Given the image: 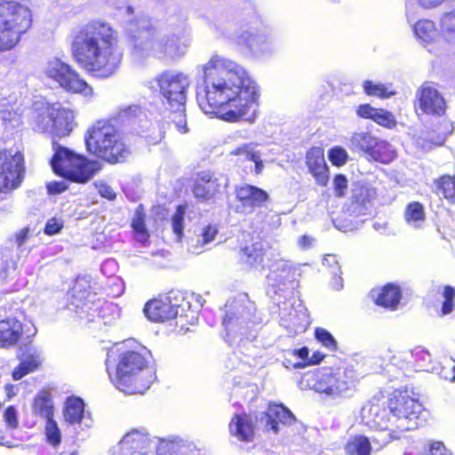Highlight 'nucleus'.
Instances as JSON below:
<instances>
[{"label":"nucleus","instance_id":"obj_18","mask_svg":"<svg viewBox=\"0 0 455 455\" xmlns=\"http://www.w3.org/2000/svg\"><path fill=\"white\" fill-rule=\"evenodd\" d=\"M419 108L426 114L441 116L445 112L446 104L436 88L423 84L417 92Z\"/></svg>","mask_w":455,"mask_h":455},{"label":"nucleus","instance_id":"obj_41","mask_svg":"<svg viewBox=\"0 0 455 455\" xmlns=\"http://www.w3.org/2000/svg\"><path fill=\"white\" fill-rule=\"evenodd\" d=\"M364 92L369 96L389 98L394 95L391 86H387L380 83H373L371 81H364L363 84Z\"/></svg>","mask_w":455,"mask_h":455},{"label":"nucleus","instance_id":"obj_63","mask_svg":"<svg viewBox=\"0 0 455 455\" xmlns=\"http://www.w3.org/2000/svg\"><path fill=\"white\" fill-rule=\"evenodd\" d=\"M332 286L335 290H340L343 286L342 279L340 276H334L332 280Z\"/></svg>","mask_w":455,"mask_h":455},{"label":"nucleus","instance_id":"obj_43","mask_svg":"<svg viewBox=\"0 0 455 455\" xmlns=\"http://www.w3.org/2000/svg\"><path fill=\"white\" fill-rule=\"evenodd\" d=\"M44 434L49 444L53 447H57L60 444L61 432L53 418L46 419Z\"/></svg>","mask_w":455,"mask_h":455},{"label":"nucleus","instance_id":"obj_33","mask_svg":"<svg viewBox=\"0 0 455 455\" xmlns=\"http://www.w3.org/2000/svg\"><path fill=\"white\" fill-rule=\"evenodd\" d=\"M230 156H239L241 160H248L254 164V170L256 174L262 172L264 164L261 160V154L257 149V145L254 143H244L234 148L229 153Z\"/></svg>","mask_w":455,"mask_h":455},{"label":"nucleus","instance_id":"obj_44","mask_svg":"<svg viewBox=\"0 0 455 455\" xmlns=\"http://www.w3.org/2000/svg\"><path fill=\"white\" fill-rule=\"evenodd\" d=\"M373 194V191L369 188L357 185L352 189V204L365 207Z\"/></svg>","mask_w":455,"mask_h":455},{"label":"nucleus","instance_id":"obj_24","mask_svg":"<svg viewBox=\"0 0 455 455\" xmlns=\"http://www.w3.org/2000/svg\"><path fill=\"white\" fill-rule=\"evenodd\" d=\"M64 418L71 425L78 424L82 429L89 428L92 419L88 411L84 410V403L78 397L68 398L65 404Z\"/></svg>","mask_w":455,"mask_h":455},{"label":"nucleus","instance_id":"obj_32","mask_svg":"<svg viewBox=\"0 0 455 455\" xmlns=\"http://www.w3.org/2000/svg\"><path fill=\"white\" fill-rule=\"evenodd\" d=\"M22 324L15 318H8L0 321V344L2 346H12L22 334Z\"/></svg>","mask_w":455,"mask_h":455},{"label":"nucleus","instance_id":"obj_15","mask_svg":"<svg viewBox=\"0 0 455 455\" xmlns=\"http://www.w3.org/2000/svg\"><path fill=\"white\" fill-rule=\"evenodd\" d=\"M238 44L246 46L256 57H263L274 50V42L265 31L251 28L235 37Z\"/></svg>","mask_w":455,"mask_h":455},{"label":"nucleus","instance_id":"obj_51","mask_svg":"<svg viewBox=\"0 0 455 455\" xmlns=\"http://www.w3.org/2000/svg\"><path fill=\"white\" fill-rule=\"evenodd\" d=\"M329 158L332 164L341 166L345 164L347 160V153L344 148L335 147L330 150Z\"/></svg>","mask_w":455,"mask_h":455},{"label":"nucleus","instance_id":"obj_30","mask_svg":"<svg viewBox=\"0 0 455 455\" xmlns=\"http://www.w3.org/2000/svg\"><path fill=\"white\" fill-rule=\"evenodd\" d=\"M356 112L359 116L371 119L385 128L392 129L396 125L394 115L385 109L375 108L369 104H364L360 105Z\"/></svg>","mask_w":455,"mask_h":455},{"label":"nucleus","instance_id":"obj_12","mask_svg":"<svg viewBox=\"0 0 455 455\" xmlns=\"http://www.w3.org/2000/svg\"><path fill=\"white\" fill-rule=\"evenodd\" d=\"M23 154L15 149L0 150V191L17 188L24 177Z\"/></svg>","mask_w":455,"mask_h":455},{"label":"nucleus","instance_id":"obj_1","mask_svg":"<svg viewBox=\"0 0 455 455\" xmlns=\"http://www.w3.org/2000/svg\"><path fill=\"white\" fill-rule=\"evenodd\" d=\"M198 69L204 74V89L197 92V101L205 114L232 123L255 120L259 89L243 67L213 55Z\"/></svg>","mask_w":455,"mask_h":455},{"label":"nucleus","instance_id":"obj_17","mask_svg":"<svg viewBox=\"0 0 455 455\" xmlns=\"http://www.w3.org/2000/svg\"><path fill=\"white\" fill-rule=\"evenodd\" d=\"M226 186L227 179L224 176L203 172L197 176L193 193L196 198L210 200Z\"/></svg>","mask_w":455,"mask_h":455},{"label":"nucleus","instance_id":"obj_23","mask_svg":"<svg viewBox=\"0 0 455 455\" xmlns=\"http://www.w3.org/2000/svg\"><path fill=\"white\" fill-rule=\"evenodd\" d=\"M42 351L33 346L26 347L20 355V364L13 370L12 378L21 379L24 376L36 371L43 363Z\"/></svg>","mask_w":455,"mask_h":455},{"label":"nucleus","instance_id":"obj_19","mask_svg":"<svg viewBox=\"0 0 455 455\" xmlns=\"http://www.w3.org/2000/svg\"><path fill=\"white\" fill-rule=\"evenodd\" d=\"M261 421L267 430L274 433L280 431V426H291L296 421L292 412L283 404H269Z\"/></svg>","mask_w":455,"mask_h":455},{"label":"nucleus","instance_id":"obj_25","mask_svg":"<svg viewBox=\"0 0 455 455\" xmlns=\"http://www.w3.org/2000/svg\"><path fill=\"white\" fill-rule=\"evenodd\" d=\"M76 114L74 110L66 108L60 104H55V111L52 117V124L49 132L58 136L65 137L70 134L76 126Z\"/></svg>","mask_w":455,"mask_h":455},{"label":"nucleus","instance_id":"obj_45","mask_svg":"<svg viewBox=\"0 0 455 455\" xmlns=\"http://www.w3.org/2000/svg\"><path fill=\"white\" fill-rule=\"evenodd\" d=\"M444 0H407L406 3V16L409 22H411L415 16L414 7L412 2H415L419 7L423 9H434L440 6Z\"/></svg>","mask_w":455,"mask_h":455},{"label":"nucleus","instance_id":"obj_62","mask_svg":"<svg viewBox=\"0 0 455 455\" xmlns=\"http://www.w3.org/2000/svg\"><path fill=\"white\" fill-rule=\"evenodd\" d=\"M296 355L303 361V363H305L308 361L309 350L307 347H302L296 351Z\"/></svg>","mask_w":455,"mask_h":455},{"label":"nucleus","instance_id":"obj_21","mask_svg":"<svg viewBox=\"0 0 455 455\" xmlns=\"http://www.w3.org/2000/svg\"><path fill=\"white\" fill-rule=\"evenodd\" d=\"M236 198L242 204L244 212H252L256 208L263 206L269 196L265 190L244 184L236 188Z\"/></svg>","mask_w":455,"mask_h":455},{"label":"nucleus","instance_id":"obj_16","mask_svg":"<svg viewBox=\"0 0 455 455\" xmlns=\"http://www.w3.org/2000/svg\"><path fill=\"white\" fill-rule=\"evenodd\" d=\"M413 32L418 40L424 44L430 52L444 53L441 33L438 34L434 21L427 19L417 21L413 25Z\"/></svg>","mask_w":455,"mask_h":455},{"label":"nucleus","instance_id":"obj_53","mask_svg":"<svg viewBox=\"0 0 455 455\" xmlns=\"http://www.w3.org/2000/svg\"><path fill=\"white\" fill-rule=\"evenodd\" d=\"M4 419L9 428L15 429L19 426L18 413L14 406H8L4 412Z\"/></svg>","mask_w":455,"mask_h":455},{"label":"nucleus","instance_id":"obj_6","mask_svg":"<svg viewBox=\"0 0 455 455\" xmlns=\"http://www.w3.org/2000/svg\"><path fill=\"white\" fill-rule=\"evenodd\" d=\"M85 144L89 152L112 164L124 161L130 154L115 126L104 120L88 130Z\"/></svg>","mask_w":455,"mask_h":455},{"label":"nucleus","instance_id":"obj_42","mask_svg":"<svg viewBox=\"0 0 455 455\" xmlns=\"http://www.w3.org/2000/svg\"><path fill=\"white\" fill-rule=\"evenodd\" d=\"M132 227L136 233V238L140 243H145L148 238V233L145 228V215L142 207L139 206L132 221Z\"/></svg>","mask_w":455,"mask_h":455},{"label":"nucleus","instance_id":"obj_20","mask_svg":"<svg viewBox=\"0 0 455 455\" xmlns=\"http://www.w3.org/2000/svg\"><path fill=\"white\" fill-rule=\"evenodd\" d=\"M306 164L315 182L320 186H326L329 180V171L323 149L320 147L310 148L306 155Z\"/></svg>","mask_w":455,"mask_h":455},{"label":"nucleus","instance_id":"obj_55","mask_svg":"<svg viewBox=\"0 0 455 455\" xmlns=\"http://www.w3.org/2000/svg\"><path fill=\"white\" fill-rule=\"evenodd\" d=\"M333 186L336 196L341 197L344 196L347 188V180L344 175L339 174L334 178Z\"/></svg>","mask_w":455,"mask_h":455},{"label":"nucleus","instance_id":"obj_35","mask_svg":"<svg viewBox=\"0 0 455 455\" xmlns=\"http://www.w3.org/2000/svg\"><path fill=\"white\" fill-rule=\"evenodd\" d=\"M377 139L369 132H355L350 138L348 148L351 151L370 156Z\"/></svg>","mask_w":455,"mask_h":455},{"label":"nucleus","instance_id":"obj_58","mask_svg":"<svg viewBox=\"0 0 455 455\" xmlns=\"http://www.w3.org/2000/svg\"><path fill=\"white\" fill-rule=\"evenodd\" d=\"M67 188L65 181H52L47 184L48 193L52 195L60 194Z\"/></svg>","mask_w":455,"mask_h":455},{"label":"nucleus","instance_id":"obj_49","mask_svg":"<svg viewBox=\"0 0 455 455\" xmlns=\"http://www.w3.org/2000/svg\"><path fill=\"white\" fill-rule=\"evenodd\" d=\"M171 109L172 111L171 119L175 124L177 130L181 133L188 132V129L185 116V107L180 110L177 109V107L171 108Z\"/></svg>","mask_w":455,"mask_h":455},{"label":"nucleus","instance_id":"obj_52","mask_svg":"<svg viewBox=\"0 0 455 455\" xmlns=\"http://www.w3.org/2000/svg\"><path fill=\"white\" fill-rule=\"evenodd\" d=\"M315 338L319 342H321L324 347L330 348L331 350H334L336 348V341L332 335L324 329L317 328L315 330Z\"/></svg>","mask_w":455,"mask_h":455},{"label":"nucleus","instance_id":"obj_50","mask_svg":"<svg viewBox=\"0 0 455 455\" xmlns=\"http://www.w3.org/2000/svg\"><path fill=\"white\" fill-rule=\"evenodd\" d=\"M443 297L444 299L442 307V315H445L451 314L454 308L453 299L455 298V290L451 286L443 288Z\"/></svg>","mask_w":455,"mask_h":455},{"label":"nucleus","instance_id":"obj_3","mask_svg":"<svg viewBox=\"0 0 455 455\" xmlns=\"http://www.w3.org/2000/svg\"><path fill=\"white\" fill-rule=\"evenodd\" d=\"M71 36L72 54L84 70L104 78L116 72L122 53L116 33L109 24L92 20L75 29Z\"/></svg>","mask_w":455,"mask_h":455},{"label":"nucleus","instance_id":"obj_34","mask_svg":"<svg viewBox=\"0 0 455 455\" xmlns=\"http://www.w3.org/2000/svg\"><path fill=\"white\" fill-rule=\"evenodd\" d=\"M32 413L45 420L53 418L54 406L52 394L48 390H41L36 394L32 403Z\"/></svg>","mask_w":455,"mask_h":455},{"label":"nucleus","instance_id":"obj_64","mask_svg":"<svg viewBox=\"0 0 455 455\" xmlns=\"http://www.w3.org/2000/svg\"><path fill=\"white\" fill-rule=\"evenodd\" d=\"M323 264H326V265L337 264L336 256H334V255L325 256L323 259Z\"/></svg>","mask_w":455,"mask_h":455},{"label":"nucleus","instance_id":"obj_40","mask_svg":"<svg viewBox=\"0 0 455 455\" xmlns=\"http://www.w3.org/2000/svg\"><path fill=\"white\" fill-rule=\"evenodd\" d=\"M242 259L251 267H257L263 261V248L259 243H254L243 250Z\"/></svg>","mask_w":455,"mask_h":455},{"label":"nucleus","instance_id":"obj_14","mask_svg":"<svg viewBox=\"0 0 455 455\" xmlns=\"http://www.w3.org/2000/svg\"><path fill=\"white\" fill-rule=\"evenodd\" d=\"M294 278L295 269L288 261L282 259L273 261L266 276L267 294L274 298L286 290Z\"/></svg>","mask_w":455,"mask_h":455},{"label":"nucleus","instance_id":"obj_57","mask_svg":"<svg viewBox=\"0 0 455 455\" xmlns=\"http://www.w3.org/2000/svg\"><path fill=\"white\" fill-rule=\"evenodd\" d=\"M426 455H451L441 442H432L429 443L428 451Z\"/></svg>","mask_w":455,"mask_h":455},{"label":"nucleus","instance_id":"obj_5","mask_svg":"<svg viewBox=\"0 0 455 455\" xmlns=\"http://www.w3.org/2000/svg\"><path fill=\"white\" fill-rule=\"evenodd\" d=\"M124 30L132 44V55L138 60L149 56L175 59L185 54V47L173 39H154L151 22L146 16L128 19Z\"/></svg>","mask_w":455,"mask_h":455},{"label":"nucleus","instance_id":"obj_39","mask_svg":"<svg viewBox=\"0 0 455 455\" xmlns=\"http://www.w3.org/2000/svg\"><path fill=\"white\" fill-rule=\"evenodd\" d=\"M437 194L446 200L455 203V176L443 175L435 181Z\"/></svg>","mask_w":455,"mask_h":455},{"label":"nucleus","instance_id":"obj_26","mask_svg":"<svg viewBox=\"0 0 455 455\" xmlns=\"http://www.w3.org/2000/svg\"><path fill=\"white\" fill-rule=\"evenodd\" d=\"M55 111V104L38 100L33 104L31 118L35 128L42 132H49L52 124V117Z\"/></svg>","mask_w":455,"mask_h":455},{"label":"nucleus","instance_id":"obj_31","mask_svg":"<svg viewBox=\"0 0 455 455\" xmlns=\"http://www.w3.org/2000/svg\"><path fill=\"white\" fill-rule=\"evenodd\" d=\"M371 297L377 305L394 310L400 301L401 291L397 286L387 284L381 289L372 290Z\"/></svg>","mask_w":455,"mask_h":455},{"label":"nucleus","instance_id":"obj_7","mask_svg":"<svg viewBox=\"0 0 455 455\" xmlns=\"http://www.w3.org/2000/svg\"><path fill=\"white\" fill-rule=\"evenodd\" d=\"M32 15L20 0L0 1V51L12 49L31 26Z\"/></svg>","mask_w":455,"mask_h":455},{"label":"nucleus","instance_id":"obj_27","mask_svg":"<svg viewBox=\"0 0 455 455\" xmlns=\"http://www.w3.org/2000/svg\"><path fill=\"white\" fill-rule=\"evenodd\" d=\"M439 27L444 53L455 54V9L442 14Z\"/></svg>","mask_w":455,"mask_h":455},{"label":"nucleus","instance_id":"obj_36","mask_svg":"<svg viewBox=\"0 0 455 455\" xmlns=\"http://www.w3.org/2000/svg\"><path fill=\"white\" fill-rule=\"evenodd\" d=\"M369 156L379 163L389 164L395 158L396 154L391 144L377 139Z\"/></svg>","mask_w":455,"mask_h":455},{"label":"nucleus","instance_id":"obj_48","mask_svg":"<svg viewBox=\"0 0 455 455\" xmlns=\"http://www.w3.org/2000/svg\"><path fill=\"white\" fill-rule=\"evenodd\" d=\"M218 234V228L215 225H207L202 229L201 238L198 239L197 243L200 245H192V251L195 253H199L200 251H197V248H203L206 246L208 243L212 242L215 239L216 235Z\"/></svg>","mask_w":455,"mask_h":455},{"label":"nucleus","instance_id":"obj_2","mask_svg":"<svg viewBox=\"0 0 455 455\" xmlns=\"http://www.w3.org/2000/svg\"><path fill=\"white\" fill-rule=\"evenodd\" d=\"M425 411L418 399L406 391H394L387 401V407L371 403L362 411L365 425L377 432L371 442L378 448L399 439L402 435L423 426Z\"/></svg>","mask_w":455,"mask_h":455},{"label":"nucleus","instance_id":"obj_38","mask_svg":"<svg viewBox=\"0 0 455 455\" xmlns=\"http://www.w3.org/2000/svg\"><path fill=\"white\" fill-rule=\"evenodd\" d=\"M346 451L349 455H370L371 451V441L364 435H355L347 442Z\"/></svg>","mask_w":455,"mask_h":455},{"label":"nucleus","instance_id":"obj_47","mask_svg":"<svg viewBox=\"0 0 455 455\" xmlns=\"http://www.w3.org/2000/svg\"><path fill=\"white\" fill-rule=\"evenodd\" d=\"M185 214L186 206L179 205L172 218V231L177 236L178 240H180L183 235Z\"/></svg>","mask_w":455,"mask_h":455},{"label":"nucleus","instance_id":"obj_29","mask_svg":"<svg viewBox=\"0 0 455 455\" xmlns=\"http://www.w3.org/2000/svg\"><path fill=\"white\" fill-rule=\"evenodd\" d=\"M282 322L285 328L294 332L305 331L310 324L307 310L301 304L297 308H292L288 315L283 312Z\"/></svg>","mask_w":455,"mask_h":455},{"label":"nucleus","instance_id":"obj_8","mask_svg":"<svg viewBox=\"0 0 455 455\" xmlns=\"http://www.w3.org/2000/svg\"><path fill=\"white\" fill-rule=\"evenodd\" d=\"M53 172L76 183L88 182L100 169L101 164L89 160L64 147H57L51 160Z\"/></svg>","mask_w":455,"mask_h":455},{"label":"nucleus","instance_id":"obj_61","mask_svg":"<svg viewBox=\"0 0 455 455\" xmlns=\"http://www.w3.org/2000/svg\"><path fill=\"white\" fill-rule=\"evenodd\" d=\"M28 230L27 228H25V229L20 230L16 235V243L19 247L21 246L28 239Z\"/></svg>","mask_w":455,"mask_h":455},{"label":"nucleus","instance_id":"obj_54","mask_svg":"<svg viewBox=\"0 0 455 455\" xmlns=\"http://www.w3.org/2000/svg\"><path fill=\"white\" fill-rule=\"evenodd\" d=\"M63 228V221L57 218L50 219L44 227V233L48 235H53L60 232Z\"/></svg>","mask_w":455,"mask_h":455},{"label":"nucleus","instance_id":"obj_37","mask_svg":"<svg viewBox=\"0 0 455 455\" xmlns=\"http://www.w3.org/2000/svg\"><path fill=\"white\" fill-rule=\"evenodd\" d=\"M404 220L413 228H420L425 220L423 205L419 202L410 203L404 212Z\"/></svg>","mask_w":455,"mask_h":455},{"label":"nucleus","instance_id":"obj_9","mask_svg":"<svg viewBox=\"0 0 455 455\" xmlns=\"http://www.w3.org/2000/svg\"><path fill=\"white\" fill-rule=\"evenodd\" d=\"M43 72L48 79L57 84L66 92L81 94L88 100L93 98L94 93L92 86L80 76L74 68L60 59H50L45 63Z\"/></svg>","mask_w":455,"mask_h":455},{"label":"nucleus","instance_id":"obj_28","mask_svg":"<svg viewBox=\"0 0 455 455\" xmlns=\"http://www.w3.org/2000/svg\"><path fill=\"white\" fill-rule=\"evenodd\" d=\"M232 436L242 442H251L254 437V424L247 414H236L229 424Z\"/></svg>","mask_w":455,"mask_h":455},{"label":"nucleus","instance_id":"obj_46","mask_svg":"<svg viewBox=\"0 0 455 455\" xmlns=\"http://www.w3.org/2000/svg\"><path fill=\"white\" fill-rule=\"evenodd\" d=\"M412 356L419 361V366L425 371H432L437 372L438 374H442L438 372L437 366H431L430 363L432 361V356L428 351L419 348L412 351Z\"/></svg>","mask_w":455,"mask_h":455},{"label":"nucleus","instance_id":"obj_59","mask_svg":"<svg viewBox=\"0 0 455 455\" xmlns=\"http://www.w3.org/2000/svg\"><path fill=\"white\" fill-rule=\"evenodd\" d=\"M323 358V355L320 352H315L311 357L308 358V361L305 363H299L294 365L295 368H303L307 365H313L319 363Z\"/></svg>","mask_w":455,"mask_h":455},{"label":"nucleus","instance_id":"obj_11","mask_svg":"<svg viewBox=\"0 0 455 455\" xmlns=\"http://www.w3.org/2000/svg\"><path fill=\"white\" fill-rule=\"evenodd\" d=\"M156 82L170 108L177 107V109H182L191 84L190 76L183 72L166 71L157 76Z\"/></svg>","mask_w":455,"mask_h":455},{"label":"nucleus","instance_id":"obj_13","mask_svg":"<svg viewBox=\"0 0 455 455\" xmlns=\"http://www.w3.org/2000/svg\"><path fill=\"white\" fill-rule=\"evenodd\" d=\"M183 300L184 298L178 292L171 291L164 297L148 301L144 313L152 322L169 321L179 315L180 302Z\"/></svg>","mask_w":455,"mask_h":455},{"label":"nucleus","instance_id":"obj_22","mask_svg":"<svg viewBox=\"0 0 455 455\" xmlns=\"http://www.w3.org/2000/svg\"><path fill=\"white\" fill-rule=\"evenodd\" d=\"M249 311L237 302H233L230 305H226V316L223 319V326L225 327L228 335L242 332V329L248 327Z\"/></svg>","mask_w":455,"mask_h":455},{"label":"nucleus","instance_id":"obj_10","mask_svg":"<svg viewBox=\"0 0 455 455\" xmlns=\"http://www.w3.org/2000/svg\"><path fill=\"white\" fill-rule=\"evenodd\" d=\"M356 374L352 367H339L323 372L318 378L315 388L317 392L331 397L347 395L355 387Z\"/></svg>","mask_w":455,"mask_h":455},{"label":"nucleus","instance_id":"obj_4","mask_svg":"<svg viewBox=\"0 0 455 455\" xmlns=\"http://www.w3.org/2000/svg\"><path fill=\"white\" fill-rule=\"evenodd\" d=\"M116 363L111 361L114 351L108 354L107 369L109 379L120 391L133 395L144 394L155 379V372L148 366L146 358L139 352L122 350Z\"/></svg>","mask_w":455,"mask_h":455},{"label":"nucleus","instance_id":"obj_60","mask_svg":"<svg viewBox=\"0 0 455 455\" xmlns=\"http://www.w3.org/2000/svg\"><path fill=\"white\" fill-rule=\"evenodd\" d=\"M315 239L309 235H302L298 240V244L299 248L306 250L310 248L314 243Z\"/></svg>","mask_w":455,"mask_h":455},{"label":"nucleus","instance_id":"obj_56","mask_svg":"<svg viewBox=\"0 0 455 455\" xmlns=\"http://www.w3.org/2000/svg\"><path fill=\"white\" fill-rule=\"evenodd\" d=\"M95 186L98 189L99 194L108 200H113L116 198V193L113 188L108 186L104 181H99L95 183Z\"/></svg>","mask_w":455,"mask_h":455}]
</instances>
